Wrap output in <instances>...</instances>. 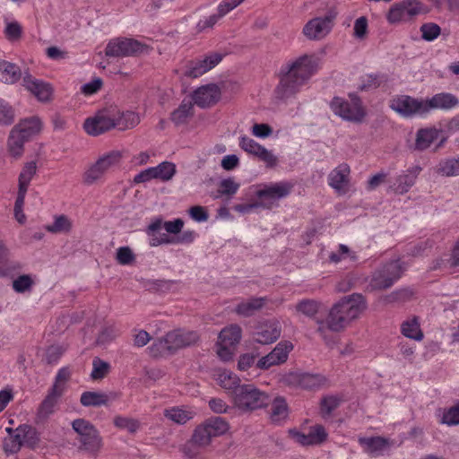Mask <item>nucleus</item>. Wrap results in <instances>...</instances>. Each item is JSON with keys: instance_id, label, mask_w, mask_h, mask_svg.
Masks as SVG:
<instances>
[{"instance_id": "nucleus-1", "label": "nucleus", "mask_w": 459, "mask_h": 459, "mask_svg": "<svg viewBox=\"0 0 459 459\" xmlns=\"http://www.w3.org/2000/svg\"><path fill=\"white\" fill-rule=\"evenodd\" d=\"M317 58L304 55L281 68L280 82L275 88V97L286 100L295 96L316 72Z\"/></svg>"}, {"instance_id": "nucleus-2", "label": "nucleus", "mask_w": 459, "mask_h": 459, "mask_svg": "<svg viewBox=\"0 0 459 459\" xmlns=\"http://www.w3.org/2000/svg\"><path fill=\"white\" fill-rule=\"evenodd\" d=\"M367 308L365 297L360 293H352L342 298L329 312L327 328L339 332L356 319Z\"/></svg>"}, {"instance_id": "nucleus-3", "label": "nucleus", "mask_w": 459, "mask_h": 459, "mask_svg": "<svg viewBox=\"0 0 459 459\" xmlns=\"http://www.w3.org/2000/svg\"><path fill=\"white\" fill-rule=\"evenodd\" d=\"M458 106V98L448 92L437 93L428 100H417L403 96V116L425 117L433 109L450 111Z\"/></svg>"}, {"instance_id": "nucleus-4", "label": "nucleus", "mask_w": 459, "mask_h": 459, "mask_svg": "<svg viewBox=\"0 0 459 459\" xmlns=\"http://www.w3.org/2000/svg\"><path fill=\"white\" fill-rule=\"evenodd\" d=\"M232 403L242 412H247L269 405L271 396L253 384H243L236 390Z\"/></svg>"}, {"instance_id": "nucleus-5", "label": "nucleus", "mask_w": 459, "mask_h": 459, "mask_svg": "<svg viewBox=\"0 0 459 459\" xmlns=\"http://www.w3.org/2000/svg\"><path fill=\"white\" fill-rule=\"evenodd\" d=\"M401 274L402 261L400 259L391 261L372 273L368 290L373 291L389 289L401 277Z\"/></svg>"}, {"instance_id": "nucleus-6", "label": "nucleus", "mask_w": 459, "mask_h": 459, "mask_svg": "<svg viewBox=\"0 0 459 459\" xmlns=\"http://www.w3.org/2000/svg\"><path fill=\"white\" fill-rule=\"evenodd\" d=\"M337 14L338 12L335 7L329 8L324 17H316L309 20L303 28V34L311 40L324 39L332 30Z\"/></svg>"}, {"instance_id": "nucleus-7", "label": "nucleus", "mask_w": 459, "mask_h": 459, "mask_svg": "<svg viewBox=\"0 0 459 459\" xmlns=\"http://www.w3.org/2000/svg\"><path fill=\"white\" fill-rule=\"evenodd\" d=\"M145 45L134 39L116 38L108 41L105 55L109 57L136 56L143 51Z\"/></svg>"}, {"instance_id": "nucleus-8", "label": "nucleus", "mask_w": 459, "mask_h": 459, "mask_svg": "<svg viewBox=\"0 0 459 459\" xmlns=\"http://www.w3.org/2000/svg\"><path fill=\"white\" fill-rule=\"evenodd\" d=\"M284 382L289 385L299 386L303 389H318L325 382V377L320 374L304 372H290L284 377Z\"/></svg>"}, {"instance_id": "nucleus-9", "label": "nucleus", "mask_w": 459, "mask_h": 459, "mask_svg": "<svg viewBox=\"0 0 459 459\" xmlns=\"http://www.w3.org/2000/svg\"><path fill=\"white\" fill-rule=\"evenodd\" d=\"M62 396L63 394H60V390H58L56 385L49 388L47 395L42 400L37 410L35 417V422L37 424L44 423L55 413Z\"/></svg>"}, {"instance_id": "nucleus-10", "label": "nucleus", "mask_w": 459, "mask_h": 459, "mask_svg": "<svg viewBox=\"0 0 459 459\" xmlns=\"http://www.w3.org/2000/svg\"><path fill=\"white\" fill-rule=\"evenodd\" d=\"M292 186L287 182L276 183L266 186L256 193L257 197L261 200V206L270 208L271 205L281 198L290 195Z\"/></svg>"}, {"instance_id": "nucleus-11", "label": "nucleus", "mask_w": 459, "mask_h": 459, "mask_svg": "<svg viewBox=\"0 0 459 459\" xmlns=\"http://www.w3.org/2000/svg\"><path fill=\"white\" fill-rule=\"evenodd\" d=\"M292 186L287 182L276 183L266 186L256 193L257 197L261 200V206L270 208L271 205L281 198L290 195Z\"/></svg>"}, {"instance_id": "nucleus-12", "label": "nucleus", "mask_w": 459, "mask_h": 459, "mask_svg": "<svg viewBox=\"0 0 459 459\" xmlns=\"http://www.w3.org/2000/svg\"><path fill=\"white\" fill-rule=\"evenodd\" d=\"M331 107L336 115L348 121L361 122L365 117V112L360 106L340 98H333Z\"/></svg>"}, {"instance_id": "nucleus-13", "label": "nucleus", "mask_w": 459, "mask_h": 459, "mask_svg": "<svg viewBox=\"0 0 459 459\" xmlns=\"http://www.w3.org/2000/svg\"><path fill=\"white\" fill-rule=\"evenodd\" d=\"M221 89L214 83L203 85L193 93V104L202 108H210L215 105L221 99Z\"/></svg>"}, {"instance_id": "nucleus-14", "label": "nucleus", "mask_w": 459, "mask_h": 459, "mask_svg": "<svg viewBox=\"0 0 459 459\" xmlns=\"http://www.w3.org/2000/svg\"><path fill=\"white\" fill-rule=\"evenodd\" d=\"M281 328L276 320L267 321L258 325L253 333V341L260 344H270L281 336Z\"/></svg>"}, {"instance_id": "nucleus-15", "label": "nucleus", "mask_w": 459, "mask_h": 459, "mask_svg": "<svg viewBox=\"0 0 459 459\" xmlns=\"http://www.w3.org/2000/svg\"><path fill=\"white\" fill-rule=\"evenodd\" d=\"M239 146L247 153L252 154L257 157L259 160L264 161L269 167H274L277 163V158L270 151L260 145L252 138H249L246 135L241 136Z\"/></svg>"}, {"instance_id": "nucleus-16", "label": "nucleus", "mask_w": 459, "mask_h": 459, "mask_svg": "<svg viewBox=\"0 0 459 459\" xmlns=\"http://www.w3.org/2000/svg\"><path fill=\"white\" fill-rule=\"evenodd\" d=\"M22 85L39 101L48 102L50 100L53 88L49 83L34 78L29 73H25L22 78Z\"/></svg>"}, {"instance_id": "nucleus-17", "label": "nucleus", "mask_w": 459, "mask_h": 459, "mask_svg": "<svg viewBox=\"0 0 459 459\" xmlns=\"http://www.w3.org/2000/svg\"><path fill=\"white\" fill-rule=\"evenodd\" d=\"M115 127L116 124H114V118L104 113H99L93 117L87 118L83 124V128L86 133L93 136L104 134Z\"/></svg>"}, {"instance_id": "nucleus-18", "label": "nucleus", "mask_w": 459, "mask_h": 459, "mask_svg": "<svg viewBox=\"0 0 459 459\" xmlns=\"http://www.w3.org/2000/svg\"><path fill=\"white\" fill-rule=\"evenodd\" d=\"M168 342L172 349L173 353L178 350L191 346L199 339L196 332L194 331H184L181 329L169 332Z\"/></svg>"}, {"instance_id": "nucleus-19", "label": "nucleus", "mask_w": 459, "mask_h": 459, "mask_svg": "<svg viewBox=\"0 0 459 459\" xmlns=\"http://www.w3.org/2000/svg\"><path fill=\"white\" fill-rule=\"evenodd\" d=\"M359 443L372 456L383 455L389 448L388 439L381 437H360Z\"/></svg>"}, {"instance_id": "nucleus-20", "label": "nucleus", "mask_w": 459, "mask_h": 459, "mask_svg": "<svg viewBox=\"0 0 459 459\" xmlns=\"http://www.w3.org/2000/svg\"><path fill=\"white\" fill-rule=\"evenodd\" d=\"M350 167L342 163L335 168L328 177L329 185L337 191L343 190L349 181Z\"/></svg>"}, {"instance_id": "nucleus-21", "label": "nucleus", "mask_w": 459, "mask_h": 459, "mask_svg": "<svg viewBox=\"0 0 459 459\" xmlns=\"http://www.w3.org/2000/svg\"><path fill=\"white\" fill-rule=\"evenodd\" d=\"M218 384L227 391L231 399L235 395V392L238 387H241L240 378L234 373L229 370H222L217 377Z\"/></svg>"}, {"instance_id": "nucleus-22", "label": "nucleus", "mask_w": 459, "mask_h": 459, "mask_svg": "<svg viewBox=\"0 0 459 459\" xmlns=\"http://www.w3.org/2000/svg\"><path fill=\"white\" fill-rule=\"evenodd\" d=\"M20 269L17 262L10 259L8 248L0 241V277L5 278Z\"/></svg>"}, {"instance_id": "nucleus-23", "label": "nucleus", "mask_w": 459, "mask_h": 459, "mask_svg": "<svg viewBox=\"0 0 459 459\" xmlns=\"http://www.w3.org/2000/svg\"><path fill=\"white\" fill-rule=\"evenodd\" d=\"M194 116V104L190 100H182L179 107L170 114V120L177 126L187 123Z\"/></svg>"}, {"instance_id": "nucleus-24", "label": "nucleus", "mask_w": 459, "mask_h": 459, "mask_svg": "<svg viewBox=\"0 0 459 459\" xmlns=\"http://www.w3.org/2000/svg\"><path fill=\"white\" fill-rule=\"evenodd\" d=\"M0 81L4 83H14L22 77L21 68L13 63L3 61L0 63Z\"/></svg>"}, {"instance_id": "nucleus-25", "label": "nucleus", "mask_w": 459, "mask_h": 459, "mask_svg": "<svg viewBox=\"0 0 459 459\" xmlns=\"http://www.w3.org/2000/svg\"><path fill=\"white\" fill-rule=\"evenodd\" d=\"M440 134V131L434 127L420 129L416 134L415 146L418 150L429 148Z\"/></svg>"}, {"instance_id": "nucleus-26", "label": "nucleus", "mask_w": 459, "mask_h": 459, "mask_svg": "<svg viewBox=\"0 0 459 459\" xmlns=\"http://www.w3.org/2000/svg\"><path fill=\"white\" fill-rule=\"evenodd\" d=\"M241 339V328L238 325H231L223 328L219 333V345L235 346Z\"/></svg>"}, {"instance_id": "nucleus-27", "label": "nucleus", "mask_w": 459, "mask_h": 459, "mask_svg": "<svg viewBox=\"0 0 459 459\" xmlns=\"http://www.w3.org/2000/svg\"><path fill=\"white\" fill-rule=\"evenodd\" d=\"M28 140L18 129L13 128L8 138V149L11 155L14 158L21 157L23 153L24 143Z\"/></svg>"}, {"instance_id": "nucleus-28", "label": "nucleus", "mask_w": 459, "mask_h": 459, "mask_svg": "<svg viewBox=\"0 0 459 459\" xmlns=\"http://www.w3.org/2000/svg\"><path fill=\"white\" fill-rule=\"evenodd\" d=\"M265 303L264 298H253L247 301L238 304L235 308V312L243 316H251L256 311L261 309Z\"/></svg>"}, {"instance_id": "nucleus-29", "label": "nucleus", "mask_w": 459, "mask_h": 459, "mask_svg": "<svg viewBox=\"0 0 459 459\" xmlns=\"http://www.w3.org/2000/svg\"><path fill=\"white\" fill-rule=\"evenodd\" d=\"M271 412L270 418L273 422H280L288 417V404L285 398L277 396L274 399L271 398Z\"/></svg>"}, {"instance_id": "nucleus-30", "label": "nucleus", "mask_w": 459, "mask_h": 459, "mask_svg": "<svg viewBox=\"0 0 459 459\" xmlns=\"http://www.w3.org/2000/svg\"><path fill=\"white\" fill-rule=\"evenodd\" d=\"M41 121L37 117H31L20 121L13 128L18 129L21 134L28 139L41 130Z\"/></svg>"}, {"instance_id": "nucleus-31", "label": "nucleus", "mask_w": 459, "mask_h": 459, "mask_svg": "<svg viewBox=\"0 0 459 459\" xmlns=\"http://www.w3.org/2000/svg\"><path fill=\"white\" fill-rule=\"evenodd\" d=\"M22 437L23 446L34 449L39 443V433L30 425L23 424L17 428Z\"/></svg>"}, {"instance_id": "nucleus-32", "label": "nucleus", "mask_w": 459, "mask_h": 459, "mask_svg": "<svg viewBox=\"0 0 459 459\" xmlns=\"http://www.w3.org/2000/svg\"><path fill=\"white\" fill-rule=\"evenodd\" d=\"M73 227L72 221L65 214L55 215L52 224L45 226V230L52 234L68 233Z\"/></svg>"}, {"instance_id": "nucleus-33", "label": "nucleus", "mask_w": 459, "mask_h": 459, "mask_svg": "<svg viewBox=\"0 0 459 459\" xmlns=\"http://www.w3.org/2000/svg\"><path fill=\"white\" fill-rule=\"evenodd\" d=\"M80 402L85 407H100L108 403V397L104 393L86 391L82 394Z\"/></svg>"}, {"instance_id": "nucleus-34", "label": "nucleus", "mask_w": 459, "mask_h": 459, "mask_svg": "<svg viewBox=\"0 0 459 459\" xmlns=\"http://www.w3.org/2000/svg\"><path fill=\"white\" fill-rule=\"evenodd\" d=\"M113 118L114 124H116V127L120 131L133 128L140 123L139 116L132 111L123 112L118 114L117 117Z\"/></svg>"}, {"instance_id": "nucleus-35", "label": "nucleus", "mask_w": 459, "mask_h": 459, "mask_svg": "<svg viewBox=\"0 0 459 459\" xmlns=\"http://www.w3.org/2000/svg\"><path fill=\"white\" fill-rule=\"evenodd\" d=\"M79 441L82 444V449L93 454L97 453L101 446V437L97 429L91 431L87 436L81 437Z\"/></svg>"}, {"instance_id": "nucleus-36", "label": "nucleus", "mask_w": 459, "mask_h": 459, "mask_svg": "<svg viewBox=\"0 0 459 459\" xmlns=\"http://www.w3.org/2000/svg\"><path fill=\"white\" fill-rule=\"evenodd\" d=\"M437 172L444 177L459 176V157L442 160L437 167Z\"/></svg>"}, {"instance_id": "nucleus-37", "label": "nucleus", "mask_w": 459, "mask_h": 459, "mask_svg": "<svg viewBox=\"0 0 459 459\" xmlns=\"http://www.w3.org/2000/svg\"><path fill=\"white\" fill-rule=\"evenodd\" d=\"M403 336L418 342L423 339L424 334L420 329L418 317L413 316L403 323Z\"/></svg>"}, {"instance_id": "nucleus-38", "label": "nucleus", "mask_w": 459, "mask_h": 459, "mask_svg": "<svg viewBox=\"0 0 459 459\" xmlns=\"http://www.w3.org/2000/svg\"><path fill=\"white\" fill-rule=\"evenodd\" d=\"M213 437L223 435L229 429L228 422L221 417H213L204 422Z\"/></svg>"}, {"instance_id": "nucleus-39", "label": "nucleus", "mask_w": 459, "mask_h": 459, "mask_svg": "<svg viewBox=\"0 0 459 459\" xmlns=\"http://www.w3.org/2000/svg\"><path fill=\"white\" fill-rule=\"evenodd\" d=\"M154 168L156 179L162 181L170 180L176 173V166L172 162L163 161Z\"/></svg>"}, {"instance_id": "nucleus-40", "label": "nucleus", "mask_w": 459, "mask_h": 459, "mask_svg": "<svg viewBox=\"0 0 459 459\" xmlns=\"http://www.w3.org/2000/svg\"><path fill=\"white\" fill-rule=\"evenodd\" d=\"M212 437L204 423L196 427L192 435L193 442L203 447L209 446Z\"/></svg>"}, {"instance_id": "nucleus-41", "label": "nucleus", "mask_w": 459, "mask_h": 459, "mask_svg": "<svg viewBox=\"0 0 459 459\" xmlns=\"http://www.w3.org/2000/svg\"><path fill=\"white\" fill-rule=\"evenodd\" d=\"M66 348L60 344H53L48 346L44 354L43 361L48 365H53L57 363L60 358L63 356Z\"/></svg>"}, {"instance_id": "nucleus-42", "label": "nucleus", "mask_w": 459, "mask_h": 459, "mask_svg": "<svg viewBox=\"0 0 459 459\" xmlns=\"http://www.w3.org/2000/svg\"><path fill=\"white\" fill-rule=\"evenodd\" d=\"M15 119L14 108L5 100L0 99V126H11Z\"/></svg>"}, {"instance_id": "nucleus-43", "label": "nucleus", "mask_w": 459, "mask_h": 459, "mask_svg": "<svg viewBox=\"0 0 459 459\" xmlns=\"http://www.w3.org/2000/svg\"><path fill=\"white\" fill-rule=\"evenodd\" d=\"M150 353L153 357L164 356L166 354H173L172 349L168 342V334L159 339L149 347Z\"/></svg>"}, {"instance_id": "nucleus-44", "label": "nucleus", "mask_w": 459, "mask_h": 459, "mask_svg": "<svg viewBox=\"0 0 459 459\" xmlns=\"http://www.w3.org/2000/svg\"><path fill=\"white\" fill-rule=\"evenodd\" d=\"M109 363L100 359L99 357H95L92 360V371L91 377L93 380H100L104 378L109 372Z\"/></svg>"}, {"instance_id": "nucleus-45", "label": "nucleus", "mask_w": 459, "mask_h": 459, "mask_svg": "<svg viewBox=\"0 0 459 459\" xmlns=\"http://www.w3.org/2000/svg\"><path fill=\"white\" fill-rule=\"evenodd\" d=\"M37 171V164L35 161L27 162L22 168L19 175V186L28 188L33 176Z\"/></svg>"}, {"instance_id": "nucleus-46", "label": "nucleus", "mask_w": 459, "mask_h": 459, "mask_svg": "<svg viewBox=\"0 0 459 459\" xmlns=\"http://www.w3.org/2000/svg\"><path fill=\"white\" fill-rule=\"evenodd\" d=\"M428 12L427 7L419 0H403V16H418Z\"/></svg>"}, {"instance_id": "nucleus-47", "label": "nucleus", "mask_w": 459, "mask_h": 459, "mask_svg": "<svg viewBox=\"0 0 459 459\" xmlns=\"http://www.w3.org/2000/svg\"><path fill=\"white\" fill-rule=\"evenodd\" d=\"M292 349L293 345L290 342L283 341L280 342L270 353L273 356V359H276L280 364H282L287 360L288 355Z\"/></svg>"}, {"instance_id": "nucleus-48", "label": "nucleus", "mask_w": 459, "mask_h": 459, "mask_svg": "<svg viewBox=\"0 0 459 459\" xmlns=\"http://www.w3.org/2000/svg\"><path fill=\"white\" fill-rule=\"evenodd\" d=\"M342 399L336 395L324 397L320 403L321 413L324 417L330 416L341 404Z\"/></svg>"}, {"instance_id": "nucleus-49", "label": "nucleus", "mask_w": 459, "mask_h": 459, "mask_svg": "<svg viewBox=\"0 0 459 459\" xmlns=\"http://www.w3.org/2000/svg\"><path fill=\"white\" fill-rule=\"evenodd\" d=\"M16 433L9 437V438H5L4 441V450L9 454H15L20 451L22 446H23L22 437L21 432L15 429Z\"/></svg>"}, {"instance_id": "nucleus-50", "label": "nucleus", "mask_w": 459, "mask_h": 459, "mask_svg": "<svg viewBox=\"0 0 459 459\" xmlns=\"http://www.w3.org/2000/svg\"><path fill=\"white\" fill-rule=\"evenodd\" d=\"M296 308L303 315L313 317L318 312L319 303L313 299H303L297 304Z\"/></svg>"}, {"instance_id": "nucleus-51", "label": "nucleus", "mask_w": 459, "mask_h": 459, "mask_svg": "<svg viewBox=\"0 0 459 459\" xmlns=\"http://www.w3.org/2000/svg\"><path fill=\"white\" fill-rule=\"evenodd\" d=\"M121 158V154L119 152H111L102 157H100L97 161V166L100 167V170L105 174V172L113 165L119 162Z\"/></svg>"}, {"instance_id": "nucleus-52", "label": "nucleus", "mask_w": 459, "mask_h": 459, "mask_svg": "<svg viewBox=\"0 0 459 459\" xmlns=\"http://www.w3.org/2000/svg\"><path fill=\"white\" fill-rule=\"evenodd\" d=\"M34 284V281L30 275L22 274L13 281V289L17 293H24L25 291L30 290Z\"/></svg>"}, {"instance_id": "nucleus-53", "label": "nucleus", "mask_w": 459, "mask_h": 459, "mask_svg": "<svg viewBox=\"0 0 459 459\" xmlns=\"http://www.w3.org/2000/svg\"><path fill=\"white\" fill-rule=\"evenodd\" d=\"M116 259L122 265H128L135 261V255L129 247H121L117 249Z\"/></svg>"}, {"instance_id": "nucleus-54", "label": "nucleus", "mask_w": 459, "mask_h": 459, "mask_svg": "<svg viewBox=\"0 0 459 459\" xmlns=\"http://www.w3.org/2000/svg\"><path fill=\"white\" fill-rule=\"evenodd\" d=\"M165 416L169 420H170L178 424H185L188 420L191 419L189 412H187L184 410L178 409V408H172L169 410H166Z\"/></svg>"}, {"instance_id": "nucleus-55", "label": "nucleus", "mask_w": 459, "mask_h": 459, "mask_svg": "<svg viewBox=\"0 0 459 459\" xmlns=\"http://www.w3.org/2000/svg\"><path fill=\"white\" fill-rule=\"evenodd\" d=\"M73 429L81 437L87 436L88 433L96 429V428L84 419H76L72 422Z\"/></svg>"}, {"instance_id": "nucleus-56", "label": "nucleus", "mask_w": 459, "mask_h": 459, "mask_svg": "<svg viewBox=\"0 0 459 459\" xmlns=\"http://www.w3.org/2000/svg\"><path fill=\"white\" fill-rule=\"evenodd\" d=\"M114 424L116 427L127 429L131 433L135 432L139 428V423L137 420L121 416H117L114 419Z\"/></svg>"}, {"instance_id": "nucleus-57", "label": "nucleus", "mask_w": 459, "mask_h": 459, "mask_svg": "<svg viewBox=\"0 0 459 459\" xmlns=\"http://www.w3.org/2000/svg\"><path fill=\"white\" fill-rule=\"evenodd\" d=\"M104 173L100 170V167L95 162L92 164L83 174V183L86 185H92L102 178Z\"/></svg>"}, {"instance_id": "nucleus-58", "label": "nucleus", "mask_w": 459, "mask_h": 459, "mask_svg": "<svg viewBox=\"0 0 459 459\" xmlns=\"http://www.w3.org/2000/svg\"><path fill=\"white\" fill-rule=\"evenodd\" d=\"M442 423L448 426L459 425V403L444 412Z\"/></svg>"}, {"instance_id": "nucleus-59", "label": "nucleus", "mask_w": 459, "mask_h": 459, "mask_svg": "<svg viewBox=\"0 0 459 459\" xmlns=\"http://www.w3.org/2000/svg\"><path fill=\"white\" fill-rule=\"evenodd\" d=\"M239 188V184L236 183L233 178H229L220 182L219 193L222 195H233Z\"/></svg>"}, {"instance_id": "nucleus-60", "label": "nucleus", "mask_w": 459, "mask_h": 459, "mask_svg": "<svg viewBox=\"0 0 459 459\" xmlns=\"http://www.w3.org/2000/svg\"><path fill=\"white\" fill-rule=\"evenodd\" d=\"M422 38L428 41H432L440 34V27L436 23H426L420 28Z\"/></svg>"}, {"instance_id": "nucleus-61", "label": "nucleus", "mask_w": 459, "mask_h": 459, "mask_svg": "<svg viewBox=\"0 0 459 459\" xmlns=\"http://www.w3.org/2000/svg\"><path fill=\"white\" fill-rule=\"evenodd\" d=\"M345 256H349L352 261L357 259V255L354 252H351L346 245L341 244L338 253H331L329 259L333 263H338Z\"/></svg>"}, {"instance_id": "nucleus-62", "label": "nucleus", "mask_w": 459, "mask_h": 459, "mask_svg": "<svg viewBox=\"0 0 459 459\" xmlns=\"http://www.w3.org/2000/svg\"><path fill=\"white\" fill-rule=\"evenodd\" d=\"M206 61L200 60L195 64L192 65L185 73L187 77L197 78L206 73Z\"/></svg>"}, {"instance_id": "nucleus-63", "label": "nucleus", "mask_w": 459, "mask_h": 459, "mask_svg": "<svg viewBox=\"0 0 459 459\" xmlns=\"http://www.w3.org/2000/svg\"><path fill=\"white\" fill-rule=\"evenodd\" d=\"M200 448H204L203 446H199L197 444L193 442V438L183 446L181 451L184 455L189 459H198L200 455Z\"/></svg>"}, {"instance_id": "nucleus-64", "label": "nucleus", "mask_w": 459, "mask_h": 459, "mask_svg": "<svg viewBox=\"0 0 459 459\" xmlns=\"http://www.w3.org/2000/svg\"><path fill=\"white\" fill-rule=\"evenodd\" d=\"M386 19L390 24H396L402 21V3H395L386 13Z\"/></svg>"}]
</instances>
